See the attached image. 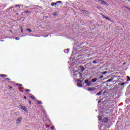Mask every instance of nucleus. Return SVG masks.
Masks as SVG:
<instances>
[{
	"mask_svg": "<svg viewBox=\"0 0 130 130\" xmlns=\"http://www.w3.org/2000/svg\"><path fill=\"white\" fill-rule=\"evenodd\" d=\"M74 73V78H77V79H82V74L78 71H73Z\"/></svg>",
	"mask_w": 130,
	"mask_h": 130,
	"instance_id": "1",
	"label": "nucleus"
},
{
	"mask_svg": "<svg viewBox=\"0 0 130 130\" xmlns=\"http://www.w3.org/2000/svg\"><path fill=\"white\" fill-rule=\"evenodd\" d=\"M88 91H95V92H97L98 91V86H95V87H91V88H89L88 89Z\"/></svg>",
	"mask_w": 130,
	"mask_h": 130,
	"instance_id": "2",
	"label": "nucleus"
},
{
	"mask_svg": "<svg viewBox=\"0 0 130 130\" xmlns=\"http://www.w3.org/2000/svg\"><path fill=\"white\" fill-rule=\"evenodd\" d=\"M84 83L86 84V86H91L92 85V81H89L88 79H86L84 81Z\"/></svg>",
	"mask_w": 130,
	"mask_h": 130,
	"instance_id": "3",
	"label": "nucleus"
},
{
	"mask_svg": "<svg viewBox=\"0 0 130 130\" xmlns=\"http://www.w3.org/2000/svg\"><path fill=\"white\" fill-rule=\"evenodd\" d=\"M19 107H20V108L21 109H22V110H24V111H25V112H28V110H27V108L25 106H24L22 105H20L19 106Z\"/></svg>",
	"mask_w": 130,
	"mask_h": 130,
	"instance_id": "4",
	"label": "nucleus"
},
{
	"mask_svg": "<svg viewBox=\"0 0 130 130\" xmlns=\"http://www.w3.org/2000/svg\"><path fill=\"white\" fill-rule=\"evenodd\" d=\"M21 121H22V117H19L16 120V123L19 124Z\"/></svg>",
	"mask_w": 130,
	"mask_h": 130,
	"instance_id": "5",
	"label": "nucleus"
},
{
	"mask_svg": "<svg viewBox=\"0 0 130 130\" xmlns=\"http://www.w3.org/2000/svg\"><path fill=\"white\" fill-rule=\"evenodd\" d=\"M98 1H99V2H101V4H102V5H107V3H106L104 1H103V0H98Z\"/></svg>",
	"mask_w": 130,
	"mask_h": 130,
	"instance_id": "6",
	"label": "nucleus"
},
{
	"mask_svg": "<svg viewBox=\"0 0 130 130\" xmlns=\"http://www.w3.org/2000/svg\"><path fill=\"white\" fill-rule=\"evenodd\" d=\"M96 81H97V78H93L91 80V83H95V82H96Z\"/></svg>",
	"mask_w": 130,
	"mask_h": 130,
	"instance_id": "7",
	"label": "nucleus"
},
{
	"mask_svg": "<svg viewBox=\"0 0 130 130\" xmlns=\"http://www.w3.org/2000/svg\"><path fill=\"white\" fill-rule=\"evenodd\" d=\"M108 120V119H107V118H105L103 119V122L106 123V122H107Z\"/></svg>",
	"mask_w": 130,
	"mask_h": 130,
	"instance_id": "8",
	"label": "nucleus"
},
{
	"mask_svg": "<svg viewBox=\"0 0 130 130\" xmlns=\"http://www.w3.org/2000/svg\"><path fill=\"white\" fill-rule=\"evenodd\" d=\"M26 31H28V32H29V33H31V32H32V30L30 28H26Z\"/></svg>",
	"mask_w": 130,
	"mask_h": 130,
	"instance_id": "9",
	"label": "nucleus"
},
{
	"mask_svg": "<svg viewBox=\"0 0 130 130\" xmlns=\"http://www.w3.org/2000/svg\"><path fill=\"white\" fill-rule=\"evenodd\" d=\"M69 49L64 50V52H65V53H69Z\"/></svg>",
	"mask_w": 130,
	"mask_h": 130,
	"instance_id": "10",
	"label": "nucleus"
},
{
	"mask_svg": "<svg viewBox=\"0 0 130 130\" xmlns=\"http://www.w3.org/2000/svg\"><path fill=\"white\" fill-rule=\"evenodd\" d=\"M80 70H81V72L83 73L84 72V67L80 66Z\"/></svg>",
	"mask_w": 130,
	"mask_h": 130,
	"instance_id": "11",
	"label": "nucleus"
},
{
	"mask_svg": "<svg viewBox=\"0 0 130 130\" xmlns=\"http://www.w3.org/2000/svg\"><path fill=\"white\" fill-rule=\"evenodd\" d=\"M103 18H105V19H107V20H110V18H109L108 17H106L105 16H103Z\"/></svg>",
	"mask_w": 130,
	"mask_h": 130,
	"instance_id": "12",
	"label": "nucleus"
},
{
	"mask_svg": "<svg viewBox=\"0 0 130 130\" xmlns=\"http://www.w3.org/2000/svg\"><path fill=\"white\" fill-rule=\"evenodd\" d=\"M77 86H78V87H83V85L82 84H80V83H78Z\"/></svg>",
	"mask_w": 130,
	"mask_h": 130,
	"instance_id": "13",
	"label": "nucleus"
},
{
	"mask_svg": "<svg viewBox=\"0 0 130 130\" xmlns=\"http://www.w3.org/2000/svg\"><path fill=\"white\" fill-rule=\"evenodd\" d=\"M126 82H130V77H129V76H127Z\"/></svg>",
	"mask_w": 130,
	"mask_h": 130,
	"instance_id": "14",
	"label": "nucleus"
},
{
	"mask_svg": "<svg viewBox=\"0 0 130 130\" xmlns=\"http://www.w3.org/2000/svg\"><path fill=\"white\" fill-rule=\"evenodd\" d=\"M30 98H31V99H33V100H35V96H34V95L30 96Z\"/></svg>",
	"mask_w": 130,
	"mask_h": 130,
	"instance_id": "15",
	"label": "nucleus"
},
{
	"mask_svg": "<svg viewBox=\"0 0 130 130\" xmlns=\"http://www.w3.org/2000/svg\"><path fill=\"white\" fill-rule=\"evenodd\" d=\"M0 77H8L7 75H4V74H1L0 75Z\"/></svg>",
	"mask_w": 130,
	"mask_h": 130,
	"instance_id": "16",
	"label": "nucleus"
},
{
	"mask_svg": "<svg viewBox=\"0 0 130 130\" xmlns=\"http://www.w3.org/2000/svg\"><path fill=\"white\" fill-rule=\"evenodd\" d=\"M112 80H113V78L110 79H109V80H108L107 81V82H111V81H112Z\"/></svg>",
	"mask_w": 130,
	"mask_h": 130,
	"instance_id": "17",
	"label": "nucleus"
},
{
	"mask_svg": "<svg viewBox=\"0 0 130 130\" xmlns=\"http://www.w3.org/2000/svg\"><path fill=\"white\" fill-rule=\"evenodd\" d=\"M102 94V91H100V92H98V95L99 96L100 95H101Z\"/></svg>",
	"mask_w": 130,
	"mask_h": 130,
	"instance_id": "18",
	"label": "nucleus"
},
{
	"mask_svg": "<svg viewBox=\"0 0 130 130\" xmlns=\"http://www.w3.org/2000/svg\"><path fill=\"white\" fill-rule=\"evenodd\" d=\"M38 104H42V102H41V101H39L38 102Z\"/></svg>",
	"mask_w": 130,
	"mask_h": 130,
	"instance_id": "19",
	"label": "nucleus"
},
{
	"mask_svg": "<svg viewBox=\"0 0 130 130\" xmlns=\"http://www.w3.org/2000/svg\"><path fill=\"white\" fill-rule=\"evenodd\" d=\"M125 84H126V83H125V82H122L120 85L121 86H123V85H125Z\"/></svg>",
	"mask_w": 130,
	"mask_h": 130,
	"instance_id": "20",
	"label": "nucleus"
},
{
	"mask_svg": "<svg viewBox=\"0 0 130 130\" xmlns=\"http://www.w3.org/2000/svg\"><path fill=\"white\" fill-rule=\"evenodd\" d=\"M20 29H21V33H23V28L22 27V26H20Z\"/></svg>",
	"mask_w": 130,
	"mask_h": 130,
	"instance_id": "21",
	"label": "nucleus"
},
{
	"mask_svg": "<svg viewBox=\"0 0 130 130\" xmlns=\"http://www.w3.org/2000/svg\"><path fill=\"white\" fill-rule=\"evenodd\" d=\"M51 6H52V7H54V6H55L54 3H52L51 4Z\"/></svg>",
	"mask_w": 130,
	"mask_h": 130,
	"instance_id": "22",
	"label": "nucleus"
},
{
	"mask_svg": "<svg viewBox=\"0 0 130 130\" xmlns=\"http://www.w3.org/2000/svg\"><path fill=\"white\" fill-rule=\"evenodd\" d=\"M22 87H20L19 90L21 92H24V91H23V90H22Z\"/></svg>",
	"mask_w": 130,
	"mask_h": 130,
	"instance_id": "23",
	"label": "nucleus"
},
{
	"mask_svg": "<svg viewBox=\"0 0 130 130\" xmlns=\"http://www.w3.org/2000/svg\"><path fill=\"white\" fill-rule=\"evenodd\" d=\"M22 87H20L19 90L21 92H24V91H23V90H22Z\"/></svg>",
	"mask_w": 130,
	"mask_h": 130,
	"instance_id": "24",
	"label": "nucleus"
},
{
	"mask_svg": "<svg viewBox=\"0 0 130 130\" xmlns=\"http://www.w3.org/2000/svg\"><path fill=\"white\" fill-rule=\"evenodd\" d=\"M106 74H107V72H106V71H105V72H103V73H102L103 75H105Z\"/></svg>",
	"mask_w": 130,
	"mask_h": 130,
	"instance_id": "25",
	"label": "nucleus"
},
{
	"mask_svg": "<svg viewBox=\"0 0 130 130\" xmlns=\"http://www.w3.org/2000/svg\"><path fill=\"white\" fill-rule=\"evenodd\" d=\"M43 37H45V38L48 37V35H43Z\"/></svg>",
	"mask_w": 130,
	"mask_h": 130,
	"instance_id": "26",
	"label": "nucleus"
},
{
	"mask_svg": "<svg viewBox=\"0 0 130 130\" xmlns=\"http://www.w3.org/2000/svg\"><path fill=\"white\" fill-rule=\"evenodd\" d=\"M15 39H16V40H20V38H19V37H16V38H15Z\"/></svg>",
	"mask_w": 130,
	"mask_h": 130,
	"instance_id": "27",
	"label": "nucleus"
},
{
	"mask_svg": "<svg viewBox=\"0 0 130 130\" xmlns=\"http://www.w3.org/2000/svg\"><path fill=\"white\" fill-rule=\"evenodd\" d=\"M17 86H22V84H17Z\"/></svg>",
	"mask_w": 130,
	"mask_h": 130,
	"instance_id": "28",
	"label": "nucleus"
},
{
	"mask_svg": "<svg viewBox=\"0 0 130 130\" xmlns=\"http://www.w3.org/2000/svg\"><path fill=\"white\" fill-rule=\"evenodd\" d=\"M92 62L93 63H97V62H96L95 60H93Z\"/></svg>",
	"mask_w": 130,
	"mask_h": 130,
	"instance_id": "29",
	"label": "nucleus"
},
{
	"mask_svg": "<svg viewBox=\"0 0 130 130\" xmlns=\"http://www.w3.org/2000/svg\"><path fill=\"white\" fill-rule=\"evenodd\" d=\"M25 91L26 92H30V89H26Z\"/></svg>",
	"mask_w": 130,
	"mask_h": 130,
	"instance_id": "30",
	"label": "nucleus"
},
{
	"mask_svg": "<svg viewBox=\"0 0 130 130\" xmlns=\"http://www.w3.org/2000/svg\"><path fill=\"white\" fill-rule=\"evenodd\" d=\"M54 128V127L53 126H51V129H53Z\"/></svg>",
	"mask_w": 130,
	"mask_h": 130,
	"instance_id": "31",
	"label": "nucleus"
},
{
	"mask_svg": "<svg viewBox=\"0 0 130 130\" xmlns=\"http://www.w3.org/2000/svg\"><path fill=\"white\" fill-rule=\"evenodd\" d=\"M57 3L58 4H61V1H58Z\"/></svg>",
	"mask_w": 130,
	"mask_h": 130,
	"instance_id": "32",
	"label": "nucleus"
},
{
	"mask_svg": "<svg viewBox=\"0 0 130 130\" xmlns=\"http://www.w3.org/2000/svg\"><path fill=\"white\" fill-rule=\"evenodd\" d=\"M99 119L100 120V121H101V116H100V117H99Z\"/></svg>",
	"mask_w": 130,
	"mask_h": 130,
	"instance_id": "33",
	"label": "nucleus"
},
{
	"mask_svg": "<svg viewBox=\"0 0 130 130\" xmlns=\"http://www.w3.org/2000/svg\"><path fill=\"white\" fill-rule=\"evenodd\" d=\"M103 77V76H101V77H99V79H102Z\"/></svg>",
	"mask_w": 130,
	"mask_h": 130,
	"instance_id": "34",
	"label": "nucleus"
},
{
	"mask_svg": "<svg viewBox=\"0 0 130 130\" xmlns=\"http://www.w3.org/2000/svg\"><path fill=\"white\" fill-rule=\"evenodd\" d=\"M53 16H56V13H53Z\"/></svg>",
	"mask_w": 130,
	"mask_h": 130,
	"instance_id": "35",
	"label": "nucleus"
},
{
	"mask_svg": "<svg viewBox=\"0 0 130 130\" xmlns=\"http://www.w3.org/2000/svg\"><path fill=\"white\" fill-rule=\"evenodd\" d=\"M9 89H12V86H9Z\"/></svg>",
	"mask_w": 130,
	"mask_h": 130,
	"instance_id": "36",
	"label": "nucleus"
},
{
	"mask_svg": "<svg viewBox=\"0 0 130 130\" xmlns=\"http://www.w3.org/2000/svg\"><path fill=\"white\" fill-rule=\"evenodd\" d=\"M57 4V2L54 3L55 6H56Z\"/></svg>",
	"mask_w": 130,
	"mask_h": 130,
	"instance_id": "37",
	"label": "nucleus"
},
{
	"mask_svg": "<svg viewBox=\"0 0 130 130\" xmlns=\"http://www.w3.org/2000/svg\"><path fill=\"white\" fill-rule=\"evenodd\" d=\"M18 7H19V5H15L16 8H18Z\"/></svg>",
	"mask_w": 130,
	"mask_h": 130,
	"instance_id": "38",
	"label": "nucleus"
},
{
	"mask_svg": "<svg viewBox=\"0 0 130 130\" xmlns=\"http://www.w3.org/2000/svg\"><path fill=\"white\" fill-rule=\"evenodd\" d=\"M24 99H27V98L26 96L23 97Z\"/></svg>",
	"mask_w": 130,
	"mask_h": 130,
	"instance_id": "39",
	"label": "nucleus"
},
{
	"mask_svg": "<svg viewBox=\"0 0 130 130\" xmlns=\"http://www.w3.org/2000/svg\"><path fill=\"white\" fill-rule=\"evenodd\" d=\"M6 80H10V79L9 78H7Z\"/></svg>",
	"mask_w": 130,
	"mask_h": 130,
	"instance_id": "40",
	"label": "nucleus"
},
{
	"mask_svg": "<svg viewBox=\"0 0 130 130\" xmlns=\"http://www.w3.org/2000/svg\"><path fill=\"white\" fill-rule=\"evenodd\" d=\"M29 103L30 104H31V101H29Z\"/></svg>",
	"mask_w": 130,
	"mask_h": 130,
	"instance_id": "41",
	"label": "nucleus"
},
{
	"mask_svg": "<svg viewBox=\"0 0 130 130\" xmlns=\"http://www.w3.org/2000/svg\"><path fill=\"white\" fill-rule=\"evenodd\" d=\"M96 96H98V93H97L96 94Z\"/></svg>",
	"mask_w": 130,
	"mask_h": 130,
	"instance_id": "42",
	"label": "nucleus"
},
{
	"mask_svg": "<svg viewBox=\"0 0 130 130\" xmlns=\"http://www.w3.org/2000/svg\"><path fill=\"white\" fill-rule=\"evenodd\" d=\"M98 103H100V101H99Z\"/></svg>",
	"mask_w": 130,
	"mask_h": 130,
	"instance_id": "43",
	"label": "nucleus"
},
{
	"mask_svg": "<svg viewBox=\"0 0 130 130\" xmlns=\"http://www.w3.org/2000/svg\"><path fill=\"white\" fill-rule=\"evenodd\" d=\"M125 64V63H123V64Z\"/></svg>",
	"mask_w": 130,
	"mask_h": 130,
	"instance_id": "44",
	"label": "nucleus"
},
{
	"mask_svg": "<svg viewBox=\"0 0 130 130\" xmlns=\"http://www.w3.org/2000/svg\"><path fill=\"white\" fill-rule=\"evenodd\" d=\"M98 0H95L96 2H97Z\"/></svg>",
	"mask_w": 130,
	"mask_h": 130,
	"instance_id": "45",
	"label": "nucleus"
},
{
	"mask_svg": "<svg viewBox=\"0 0 130 130\" xmlns=\"http://www.w3.org/2000/svg\"><path fill=\"white\" fill-rule=\"evenodd\" d=\"M95 111H97V110H96Z\"/></svg>",
	"mask_w": 130,
	"mask_h": 130,
	"instance_id": "46",
	"label": "nucleus"
},
{
	"mask_svg": "<svg viewBox=\"0 0 130 130\" xmlns=\"http://www.w3.org/2000/svg\"><path fill=\"white\" fill-rule=\"evenodd\" d=\"M48 127H49V125H48Z\"/></svg>",
	"mask_w": 130,
	"mask_h": 130,
	"instance_id": "47",
	"label": "nucleus"
},
{
	"mask_svg": "<svg viewBox=\"0 0 130 130\" xmlns=\"http://www.w3.org/2000/svg\"><path fill=\"white\" fill-rule=\"evenodd\" d=\"M129 1V2H130V0H128Z\"/></svg>",
	"mask_w": 130,
	"mask_h": 130,
	"instance_id": "48",
	"label": "nucleus"
},
{
	"mask_svg": "<svg viewBox=\"0 0 130 130\" xmlns=\"http://www.w3.org/2000/svg\"><path fill=\"white\" fill-rule=\"evenodd\" d=\"M125 1H127V0H125Z\"/></svg>",
	"mask_w": 130,
	"mask_h": 130,
	"instance_id": "49",
	"label": "nucleus"
}]
</instances>
